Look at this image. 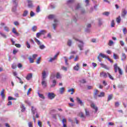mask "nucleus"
Here are the masks:
<instances>
[{
    "label": "nucleus",
    "mask_w": 127,
    "mask_h": 127,
    "mask_svg": "<svg viewBox=\"0 0 127 127\" xmlns=\"http://www.w3.org/2000/svg\"><path fill=\"white\" fill-rule=\"evenodd\" d=\"M28 126L29 127H33V125L32 124V122H30L28 123Z\"/></svg>",
    "instance_id": "52"
},
{
    "label": "nucleus",
    "mask_w": 127,
    "mask_h": 127,
    "mask_svg": "<svg viewBox=\"0 0 127 127\" xmlns=\"http://www.w3.org/2000/svg\"><path fill=\"white\" fill-rule=\"evenodd\" d=\"M113 57L115 60H117V59H119V56L115 53H114L113 54Z\"/></svg>",
    "instance_id": "39"
},
{
    "label": "nucleus",
    "mask_w": 127,
    "mask_h": 127,
    "mask_svg": "<svg viewBox=\"0 0 127 127\" xmlns=\"http://www.w3.org/2000/svg\"><path fill=\"white\" fill-rule=\"evenodd\" d=\"M123 31L124 34H127V28L124 27L123 29Z\"/></svg>",
    "instance_id": "55"
},
{
    "label": "nucleus",
    "mask_w": 127,
    "mask_h": 127,
    "mask_svg": "<svg viewBox=\"0 0 127 127\" xmlns=\"http://www.w3.org/2000/svg\"><path fill=\"white\" fill-rule=\"evenodd\" d=\"M85 114L86 116H89L90 115V113L89 112V111L87 109H85Z\"/></svg>",
    "instance_id": "53"
},
{
    "label": "nucleus",
    "mask_w": 127,
    "mask_h": 127,
    "mask_svg": "<svg viewBox=\"0 0 127 127\" xmlns=\"http://www.w3.org/2000/svg\"><path fill=\"white\" fill-rule=\"evenodd\" d=\"M73 39H74L75 41H77V42L80 43V44H78V48H79V50H80V51L84 50V45L85 44L84 43V42H83V41L79 40L75 37H73Z\"/></svg>",
    "instance_id": "1"
},
{
    "label": "nucleus",
    "mask_w": 127,
    "mask_h": 127,
    "mask_svg": "<svg viewBox=\"0 0 127 127\" xmlns=\"http://www.w3.org/2000/svg\"><path fill=\"white\" fill-rule=\"evenodd\" d=\"M38 125L40 127H42V123H41V122H40V121H38Z\"/></svg>",
    "instance_id": "60"
},
{
    "label": "nucleus",
    "mask_w": 127,
    "mask_h": 127,
    "mask_svg": "<svg viewBox=\"0 0 127 127\" xmlns=\"http://www.w3.org/2000/svg\"><path fill=\"white\" fill-rule=\"evenodd\" d=\"M25 104H27V105H28L29 106H30L31 105V103L30 102L29 100H25Z\"/></svg>",
    "instance_id": "57"
},
{
    "label": "nucleus",
    "mask_w": 127,
    "mask_h": 127,
    "mask_svg": "<svg viewBox=\"0 0 127 127\" xmlns=\"http://www.w3.org/2000/svg\"><path fill=\"white\" fill-rule=\"evenodd\" d=\"M100 57H102V58H106L107 59L108 56H106V55L100 53L98 57H97V59L99 60V62H102V59H100Z\"/></svg>",
    "instance_id": "8"
},
{
    "label": "nucleus",
    "mask_w": 127,
    "mask_h": 127,
    "mask_svg": "<svg viewBox=\"0 0 127 127\" xmlns=\"http://www.w3.org/2000/svg\"><path fill=\"white\" fill-rule=\"evenodd\" d=\"M38 95L39 97L41 98V99H45V97H44V95H43V94H40L39 92H38Z\"/></svg>",
    "instance_id": "32"
},
{
    "label": "nucleus",
    "mask_w": 127,
    "mask_h": 127,
    "mask_svg": "<svg viewBox=\"0 0 127 127\" xmlns=\"http://www.w3.org/2000/svg\"><path fill=\"white\" fill-rule=\"evenodd\" d=\"M57 83V81L56 80H53L52 81V84L51 85L52 88H54L55 86H56V84Z\"/></svg>",
    "instance_id": "24"
},
{
    "label": "nucleus",
    "mask_w": 127,
    "mask_h": 127,
    "mask_svg": "<svg viewBox=\"0 0 127 127\" xmlns=\"http://www.w3.org/2000/svg\"><path fill=\"white\" fill-rule=\"evenodd\" d=\"M42 86L44 88L47 87V82L45 81V79H42Z\"/></svg>",
    "instance_id": "12"
},
{
    "label": "nucleus",
    "mask_w": 127,
    "mask_h": 127,
    "mask_svg": "<svg viewBox=\"0 0 127 127\" xmlns=\"http://www.w3.org/2000/svg\"><path fill=\"white\" fill-rule=\"evenodd\" d=\"M12 2L13 5V7L12 8V11L13 12H15V11H16V7L18 3V0H12Z\"/></svg>",
    "instance_id": "3"
},
{
    "label": "nucleus",
    "mask_w": 127,
    "mask_h": 127,
    "mask_svg": "<svg viewBox=\"0 0 127 127\" xmlns=\"http://www.w3.org/2000/svg\"><path fill=\"white\" fill-rule=\"evenodd\" d=\"M126 59H127V56L126 55V54L123 53L122 56L121 57V60H122V61H124V60H126Z\"/></svg>",
    "instance_id": "28"
},
{
    "label": "nucleus",
    "mask_w": 127,
    "mask_h": 127,
    "mask_svg": "<svg viewBox=\"0 0 127 127\" xmlns=\"http://www.w3.org/2000/svg\"><path fill=\"white\" fill-rule=\"evenodd\" d=\"M63 58H64V59L65 65L66 66H68L69 65V64L68 63V59H67V57H64Z\"/></svg>",
    "instance_id": "33"
},
{
    "label": "nucleus",
    "mask_w": 127,
    "mask_h": 127,
    "mask_svg": "<svg viewBox=\"0 0 127 127\" xmlns=\"http://www.w3.org/2000/svg\"><path fill=\"white\" fill-rule=\"evenodd\" d=\"M80 7H81V5H80V4L78 3L76 5H75V6H73V7H72L71 8L73 10H77V9H79V8H80Z\"/></svg>",
    "instance_id": "9"
},
{
    "label": "nucleus",
    "mask_w": 127,
    "mask_h": 127,
    "mask_svg": "<svg viewBox=\"0 0 127 127\" xmlns=\"http://www.w3.org/2000/svg\"><path fill=\"white\" fill-rule=\"evenodd\" d=\"M41 36V34H40L39 32L36 34V37L37 38H39V37H40Z\"/></svg>",
    "instance_id": "64"
},
{
    "label": "nucleus",
    "mask_w": 127,
    "mask_h": 127,
    "mask_svg": "<svg viewBox=\"0 0 127 127\" xmlns=\"http://www.w3.org/2000/svg\"><path fill=\"white\" fill-rule=\"evenodd\" d=\"M77 20H78V15L76 14L75 15L73 16L72 21H73V22H77Z\"/></svg>",
    "instance_id": "18"
},
{
    "label": "nucleus",
    "mask_w": 127,
    "mask_h": 127,
    "mask_svg": "<svg viewBox=\"0 0 127 127\" xmlns=\"http://www.w3.org/2000/svg\"><path fill=\"white\" fill-rule=\"evenodd\" d=\"M32 73H29L28 74V75H27L26 79L28 80H29L30 79H31V78H32Z\"/></svg>",
    "instance_id": "25"
},
{
    "label": "nucleus",
    "mask_w": 127,
    "mask_h": 127,
    "mask_svg": "<svg viewBox=\"0 0 127 127\" xmlns=\"http://www.w3.org/2000/svg\"><path fill=\"white\" fill-rule=\"evenodd\" d=\"M100 65L102 68H104L105 69H108V67L107 65L104 64H100Z\"/></svg>",
    "instance_id": "45"
},
{
    "label": "nucleus",
    "mask_w": 127,
    "mask_h": 127,
    "mask_svg": "<svg viewBox=\"0 0 127 127\" xmlns=\"http://www.w3.org/2000/svg\"><path fill=\"white\" fill-rule=\"evenodd\" d=\"M54 23L53 24V29L56 30V27L58 26V24H59V21L57 19H55L54 20Z\"/></svg>",
    "instance_id": "4"
},
{
    "label": "nucleus",
    "mask_w": 127,
    "mask_h": 127,
    "mask_svg": "<svg viewBox=\"0 0 127 127\" xmlns=\"http://www.w3.org/2000/svg\"><path fill=\"white\" fill-rule=\"evenodd\" d=\"M80 83H81L82 84H85V83H86V80L84 79H81L80 81Z\"/></svg>",
    "instance_id": "63"
},
{
    "label": "nucleus",
    "mask_w": 127,
    "mask_h": 127,
    "mask_svg": "<svg viewBox=\"0 0 127 127\" xmlns=\"http://www.w3.org/2000/svg\"><path fill=\"white\" fill-rule=\"evenodd\" d=\"M20 108L21 109V112H25L26 108L25 106H24V105L22 103L20 105Z\"/></svg>",
    "instance_id": "22"
},
{
    "label": "nucleus",
    "mask_w": 127,
    "mask_h": 127,
    "mask_svg": "<svg viewBox=\"0 0 127 127\" xmlns=\"http://www.w3.org/2000/svg\"><path fill=\"white\" fill-rule=\"evenodd\" d=\"M127 10L125 9H123L122 11V17H125V16H126L127 15Z\"/></svg>",
    "instance_id": "15"
},
{
    "label": "nucleus",
    "mask_w": 127,
    "mask_h": 127,
    "mask_svg": "<svg viewBox=\"0 0 127 127\" xmlns=\"http://www.w3.org/2000/svg\"><path fill=\"white\" fill-rule=\"evenodd\" d=\"M30 63H34V60L31 57H29L28 58Z\"/></svg>",
    "instance_id": "37"
},
{
    "label": "nucleus",
    "mask_w": 127,
    "mask_h": 127,
    "mask_svg": "<svg viewBox=\"0 0 127 127\" xmlns=\"http://www.w3.org/2000/svg\"><path fill=\"white\" fill-rule=\"evenodd\" d=\"M62 69L64 71H65L68 70V68H67V67H66L64 66H62Z\"/></svg>",
    "instance_id": "50"
},
{
    "label": "nucleus",
    "mask_w": 127,
    "mask_h": 127,
    "mask_svg": "<svg viewBox=\"0 0 127 127\" xmlns=\"http://www.w3.org/2000/svg\"><path fill=\"white\" fill-rule=\"evenodd\" d=\"M62 123L63 124V127H67V120L66 119H63Z\"/></svg>",
    "instance_id": "20"
},
{
    "label": "nucleus",
    "mask_w": 127,
    "mask_h": 127,
    "mask_svg": "<svg viewBox=\"0 0 127 127\" xmlns=\"http://www.w3.org/2000/svg\"><path fill=\"white\" fill-rule=\"evenodd\" d=\"M28 2V6L29 8H32L33 7V4L32 3V1L31 0H27Z\"/></svg>",
    "instance_id": "10"
},
{
    "label": "nucleus",
    "mask_w": 127,
    "mask_h": 127,
    "mask_svg": "<svg viewBox=\"0 0 127 127\" xmlns=\"http://www.w3.org/2000/svg\"><path fill=\"white\" fill-rule=\"evenodd\" d=\"M37 29V27L36 26H34L32 28V30L33 31H36V30Z\"/></svg>",
    "instance_id": "56"
},
{
    "label": "nucleus",
    "mask_w": 127,
    "mask_h": 127,
    "mask_svg": "<svg viewBox=\"0 0 127 127\" xmlns=\"http://www.w3.org/2000/svg\"><path fill=\"white\" fill-rule=\"evenodd\" d=\"M113 44H114V42L112 40H110L109 42L108 43L109 46H112V45H113Z\"/></svg>",
    "instance_id": "49"
},
{
    "label": "nucleus",
    "mask_w": 127,
    "mask_h": 127,
    "mask_svg": "<svg viewBox=\"0 0 127 127\" xmlns=\"http://www.w3.org/2000/svg\"><path fill=\"white\" fill-rule=\"evenodd\" d=\"M28 14V11L27 10H25L23 11L22 16L24 17H25V16H27V15Z\"/></svg>",
    "instance_id": "27"
},
{
    "label": "nucleus",
    "mask_w": 127,
    "mask_h": 127,
    "mask_svg": "<svg viewBox=\"0 0 127 127\" xmlns=\"http://www.w3.org/2000/svg\"><path fill=\"white\" fill-rule=\"evenodd\" d=\"M4 30L5 31H6V32H8L9 31V28L7 26L4 27Z\"/></svg>",
    "instance_id": "44"
},
{
    "label": "nucleus",
    "mask_w": 127,
    "mask_h": 127,
    "mask_svg": "<svg viewBox=\"0 0 127 127\" xmlns=\"http://www.w3.org/2000/svg\"><path fill=\"white\" fill-rule=\"evenodd\" d=\"M11 68H12L13 69H15L16 68V64H13L11 65Z\"/></svg>",
    "instance_id": "59"
},
{
    "label": "nucleus",
    "mask_w": 127,
    "mask_h": 127,
    "mask_svg": "<svg viewBox=\"0 0 127 127\" xmlns=\"http://www.w3.org/2000/svg\"><path fill=\"white\" fill-rule=\"evenodd\" d=\"M114 71L115 73H117L118 71L120 75H123V70H122V69H121L120 67L118 66V64H115L114 65Z\"/></svg>",
    "instance_id": "2"
},
{
    "label": "nucleus",
    "mask_w": 127,
    "mask_h": 127,
    "mask_svg": "<svg viewBox=\"0 0 127 127\" xmlns=\"http://www.w3.org/2000/svg\"><path fill=\"white\" fill-rule=\"evenodd\" d=\"M26 47H27V48H30V47H31V46H30V44L29 43V42H28V41H27L26 42Z\"/></svg>",
    "instance_id": "40"
},
{
    "label": "nucleus",
    "mask_w": 127,
    "mask_h": 127,
    "mask_svg": "<svg viewBox=\"0 0 127 127\" xmlns=\"http://www.w3.org/2000/svg\"><path fill=\"white\" fill-rule=\"evenodd\" d=\"M40 12V6L38 5L36 9V12L38 13Z\"/></svg>",
    "instance_id": "54"
},
{
    "label": "nucleus",
    "mask_w": 127,
    "mask_h": 127,
    "mask_svg": "<svg viewBox=\"0 0 127 127\" xmlns=\"http://www.w3.org/2000/svg\"><path fill=\"white\" fill-rule=\"evenodd\" d=\"M47 97L50 100H53L55 98V94L53 92H49Z\"/></svg>",
    "instance_id": "5"
},
{
    "label": "nucleus",
    "mask_w": 127,
    "mask_h": 127,
    "mask_svg": "<svg viewBox=\"0 0 127 127\" xmlns=\"http://www.w3.org/2000/svg\"><path fill=\"white\" fill-rule=\"evenodd\" d=\"M65 91V88L64 87H62L60 89V94L62 95L63 93H64V91Z\"/></svg>",
    "instance_id": "29"
},
{
    "label": "nucleus",
    "mask_w": 127,
    "mask_h": 127,
    "mask_svg": "<svg viewBox=\"0 0 127 127\" xmlns=\"http://www.w3.org/2000/svg\"><path fill=\"white\" fill-rule=\"evenodd\" d=\"M39 48L40 49H41V50H43V49H45V48H46V47H45L44 45L42 44L39 46Z\"/></svg>",
    "instance_id": "31"
},
{
    "label": "nucleus",
    "mask_w": 127,
    "mask_h": 127,
    "mask_svg": "<svg viewBox=\"0 0 127 127\" xmlns=\"http://www.w3.org/2000/svg\"><path fill=\"white\" fill-rule=\"evenodd\" d=\"M96 97H98V98H103L105 97V92H101L100 94H98V93H99V90H96Z\"/></svg>",
    "instance_id": "6"
},
{
    "label": "nucleus",
    "mask_w": 127,
    "mask_h": 127,
    "mask_svg": "<svg viewBox=\"0 0 127 127\" xmlns=\"http://www.w3.org/2000/svg\"><path fill=\"white\" fill-rule=\"evenodd\" d=\"M1 96L2 98L4 99L5 96H4V89H2V90L1 91L0 93Z\"/></svg>",
    "instance_id": "30"
},
{
    "label": "nucleus",
    "mask_w": 127,
    "mask_h": 127,
    "mask_svg": "<svg viewBox=\"0 0 127 127\" xmlns=\"http://www.w3.org/2000/svg\"><path fill=\"white\" fill-rule=\"evenodd\" d=\"M97 24L98 26H102V25H103V20H102V19L99 18L97 19Z\"/></svg>",
    "instance_id": "13"
},
{
    "label": "nucleus",
    "mask_w": 127,
    "mask_h": 127,
    "mask_svg": "<svg viewBox=\"0 0 127 127\" xmlns=\"http://www.w3.org/2000/svg\"><path fill=\"white\" fill-rule=\"evenodd\" d=\"M39 33H40L41 35H42L45 34V33H46V31H45V30H42L39 32Z\"/></svg>",
    "instance_id": "42"
},
{
    "label": "nucleus",
    "mask_w": 127,
    "mask_h": 127,
    "mask_svg": "<svg viewBox=\"0 0 127 127\" xmlns=\"http://www.w3.org/2000/svg\"><path fill=\"white\" fill-rule=\"evenodd\" d=\"M0 35H1V36H2V37H3V38H6V35H5L4 33H2L1 32H0Z\"/></svg>",
    "instance_id": "41"
},
{
    "label": "nucleus",
    "mask_w": 127,
    "mask_h": 127,
    "mask_svg": "<svg viewBox=\"0 0 127 127\" xmlns=\"http://www.w3.org/2000/svg\"><path fill=\"white\" fill-rule=\"evenodd\" d=\"M90 106L91 107L92 109H93L96 111V107H95V104L93 103H92L90 105Z\"/></svg>",
    "instance_id": "46"
},
{
    "label": "nucleus",
    "mask_w": 127,
    "mask_h": 127,
    "mask_svg": "<svg viewBox=\"0 0 127 127\" xmlns=\"http://www.w3.org/2000/svg\"><path fill=\"white\" fill-rule=\"evenodd\" d=\"M31 112L32 114H33V116H34L35 114H37V110H36V108H35L33 106L31 107Z\"/></svg>",
    "instance_id": "11"
},
{
    "label": "nucleus",
    "mask_w": 127,
    "mask_h": 127,
    "mask_svg": "<svg viewBox=\"0 0 127 127\" xmlns=\"http://www.w3.org/2000/svg\"><path fill=\"white\" fill-rule=\"evenodd\" d=\"M41 60V58L39 57L36 61L37 64H40V61Z\"/></svg>",
    "instance_id": "48"
},
{
    "label": "nucleus",
    "mask_w": 127,
    "mask_h": 127,
    "mask_svg": "<svg viewBox=\"0 0 127 127\" xmlns=\"http://www.w3.org/2000/svg\"><path fill=\"white\" fill-rule=\"evenodd\" d=\"M30 15L31 17H33V16H34L35 15V13H34L33 11H31L30 13Z\"/></svg>",
    "instance_id": "51"
},
{
    "label": "nucleus",
    "mask_w": 127,
    "mask_h": 127,
    "mask_svg": "<svg viewBox=\"0 0 127 127\" xmlns=\"http://www.w3.org/2000/svg\"><path fill=\"white\" fill-rule=\"evenodd\" d=\"M121 20H122L121 19V16H119L116 18V21L118 23H121Z\"/></svg>",
    "instance_id": "35"
},
{
    "label": "nucleus",
    "mask_w": 127,
    "mask_h": 127,
    "mask_svg": "<svg viewBox=\"0 0 127 127\" xmlns=\"http://www.w3.org/2000/svg\"><path fill=\"white\" fill-rule=\"evenodd\" d=\"M76 101H77L78 104H79L80 106H84L83 101H82V100H81V99H80V98H79V97L76 98Z\"/></svg>",
    "instance_id": "16"
},
{
    "label": "nucleus",
    "mask_w": 127,
    "mask_h": 127,
    "mask_svg": "<svg viewBox=\"0 0 127 127\" xmlns=\"http://www.w3.org/2000/svg\"><path fill=\"white\" fill-rule=\"evenodd\" d=\"M113 94H110L108 96V102H110L112 99H113Z\"/></svg>",
    "instance_id": "34"
},
{
    "label": "nucleus",
    "mask_w": 127,
    "mask_h": 127,
    "mask_svg": "<svg viewBox=\"0 0 127 127\" xmlns=\"http://www.w3.org/2000/svg\"><path fill=\"white\" fill-rule=\"evenodd\" d=\"M57 56H58V54H57L54 58H51L50 60L49 61V62H53L55 60H56V58H57Z\"/></svg>",
    "instance_id": "17"
},
{
    "label": "nucleus",
    "mask_w": 127,
    "mask_h": 127,
    "mask_svg": "<svg viewBox=\"0 0 127 127\" xmlns=\"http://www.w3.org/2000/svg\"><path fill=\"white\" fill-rule=\"evenodd\" d=\"M35 41L38 46H40V45H41L42 44V43L36 38H35Z\"/></svg>",
    "instance_id": "21"
},
{
    "label": "nucleus",
    "mask_w": 127,
    "mask_h": 127,
    "mask_svg": "<svg viewBox=\"0 0 127 127\" xmlns=\"http://www.w3.org/2000/svg\"><path fill=\"white\" fill-rule=\"evenodd\" d=\"M67 92L68 93H70L71 92V95H73V94H74V93L75 92V89H74V88H71V89H69L68 90H67Z\"/></svg>",
    "instance_id": "26"
},
{
    "label": "nucleus",
    "mask_w": 127,
    "mask_h": 127,
    "mask_svg": "<svg viewBox=\"0 0 127 127\" xmlns=\"http://www.w3.org/2000/svg\"><path fill=\"white\" fill-rule=\"evenodd\" d=\"M115 24H116L115 23V20H112L111 22V27H115Z\"/></svg>",
    "instance_id": "43"
},
{
    "label": "nucleus",
    "mask_w": 127,
    "mask_h": 127,
    "mask_svg": "<svg viewBox=\"0 0 127 127\" xmlns=\"http://www.w3.org/2000/svg\"><path fill=\"white\" fill-rule=\"evenodd\" d=\"M57 79H60V78H61V75H60V73H57Z\"/></svg>",
    "instance_id": "61"
},
{
    "label": "nucleus",
    "mask_w": 127,
    "mask_h": 127,
    "mask_svg": "<svg viewBox=\"0 0 127 127\" xmlns=\"http://www.w3.org/2000/svg\"><path fill=\"white\" fill-rule=\"evenodd\" d=\"M12 32H13V33H14V34H15V35H16L17 36H18V35H19V33L16 32V30L15 29V28H12Z\"/></svg>",
    "instance_id": "23"
},
{
    "label": "nucleus",
    "mask_w": 127,
    "mask_h": 127,
    "mask_svg": "<svg viewBox=\"0 0 127 127\" xmlns=\"http://www.w3.org/2000/svg\"><path fill=\"white\" fill-rule=\"evenodd\" d=\"M107 76H109V79H111V80H114V77L110 74V73L107 72Z\"/></svg>",
    "instance_id": "36"
},
{
    "label": "nucleus",
    "mask_w": 127,
    "mask_h": 127,
    "mask_svg": "<svg viewBox=\"0 0 127 127\" xmlns=\"http://www.w3.org/2000/svg\"><path fill=\"white\" fill-rule=\"evenodd\" d=\"M115 106L116 108H118V107L120 106V103L118 102H115Z\"/></svg>",
    "instance_id": "62"
},
{
    "label": "nucleus",
    "mask_w": 127,
    "mask_h": 127,
    "mask_svg": "<svg viewBox=\"0 0 127 127\" xmlns=\"http://www.w3.org/2000/svg\"><path fill=\"white\" fill-rule=\"evenodd\" d=\"M67 45L68 46H71L72 45V40H68V41H67Z\"/></svg>",
    "instance_id": "38"
},
{
    "label": "nucleus",
    "mask_w": 127,
    "mask_h": 127,
    "mask_svg": "<svg viewBox=\"0 0 127 127\" xmlns=\"http://www.w3.org/2000/svg\"><path fill=\"white\" fill-rule=\"evenodd\" d=\"M79 69L80 65L78 64H76V65L73 67V69H74L75 71H79Z\"/></svg>",
    "instance_id": "19"
},
{
    "label": "nucleus",
    "mask_w": 127,
    "mask_h": 127,
    "mask_svg": "<svg viewBox=\"0 0 127 127\" xmlns=\"http://www.w3.org/2000/svg\"><path fill=\"white\" fill-rule=\"evenodd\" d=\"M54 15H50L48 16V19H52V18H54Z\"/></svg>",
    "instance_id": "58"
},
{
    "label": "nucleus",
    "mask_w": 127,
    "mask_h": 127,
    "mask_svg": "<svg viewBox=\"0 0 127 127\" xmlns=\"http://www.w3.org/2000/svg\"><path fill=\"white\" fill-rule=\"evenodd\" d=\"M100 77H101V78H105V79L108 78V72L106 73L105 71H102L100 73Z\"/></svg>",
    "instance_id": "7"
},
{
    "label": "nucleus",
    "mask_w": 127,
    "mask_h": 127,
    "mask_svg": "<svg viewBox=\"0 0 127 127\" xmlns=\"http://www.w3.org/2000/svg\"><path fill=\"white\" fill-rule=\"evenodd\" d=\"M103 14L104 15H106V16H109V15L110 14V12L105 11L103 13Z\"/></svg>",
    "instance_id": "47"
},
{
    "label": "nucleus",
    "mask_w": 127,
    "mask_h": 127,
    "mask_svg": "<svg viewBox=\"0 0 127 127\" xmlns=\"http://www.w3.org/2000/svg\"><path fill=\"white\" fill-rule=\"evenodd\" d=\"M47 77V74L46 73V71L44 70L42 72V80H45L46 77Z\"/></svg>",
    "instance_id": "14"
}]
</instances>
